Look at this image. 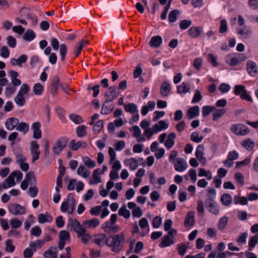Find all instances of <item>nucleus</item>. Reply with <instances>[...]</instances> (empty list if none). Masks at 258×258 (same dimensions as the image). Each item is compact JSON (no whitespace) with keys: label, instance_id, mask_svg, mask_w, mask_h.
<instances>
[{"label":"nucleus","instance_id":"0e129e2a","mask_svg":"<svg viewBox=\"0 0 258 258\" xmlns=\"http://www.w3.org/2000/svg\"><path fill=\"white\" fill-rule=\"evenodd\" d=\"M39 145L35 141H32L30 143V153L39 152Z\"/></svg>","mask_w":258,"mask_h":258},{"label":"nucleus","instance_id":"412c9836","mask_svg":"<svg viewBox=\"0 0 258 258\" xmlns=\"http://www.w3.org/2000/svg\"><path fill=\"white\" fill-rule=\"evenodd\" d=\"M9 75L13 86L16 87L21 84V80L17 78L19 74L16 71L11 70L9 72Z\"/></svg>","mask_w":258,"mask_h":258},{"label":"nucleus","instance_id":"4468645a","mask_svg":"<svg viewBox=\"0 0 258 258\" xmlns=\"http://www.w3.org/2000/svg\"><path fill=\"white\" fill-rule=\"evenodd\" d=\"M204 147L203 145H199L198 146L195 153L196 158L199 161L203 164H206V159L204 156Z\"/></svg>","mask_w":258,"mask_h":258},{"label":"nucleus","instance_id":"f257e3e1","mask_svg":"<svg viewBox=\"0 0 258 258\" xmlns=\"http://www.w3.org/2000/svg\"><path fill=\"white\" fill-rule=\"evenodd\" d=\"M108 154L110 156L109 163L112 165L111 169L110 171V180L108 181L106 185L107 189L102 188L100 190V194L103 197H105L108 194L109 190L113 187V148L110 147L109 148Z\"/></svg>","mask_w":258,"mask_h":258},{"label":"nucleus","instance_id":"473e14b6","mask_svg":"<svg viewBox=\"0 0 258 258\" xmlns=\"http://www.w3.org/2000/svg\"><path fill=\"white\" fill-rule=\"evenodd\" d=\"M226 62L231 66H235L239 63L236 54H229L226 58Z\"/></svg>","mask_w":258,"mask_h":258},{"label":"nucleus","instance_id":"cd10ccee","mask_svg":"<svg viewBox=\"0 0 258 258\" xmlns=\"http://www.w3.org/2000/svg\"><path fill=\"white\" fill-rule=\"evenodd\" d=\"M176 138V135L174 133H170L167 136V139L165 142V146L167 149H170L174 145V140Z\"/></svg>","mask_w":258,"mask_h":258},{"label":"nucleus","instance_id":"864d4df0","mask_svg":"<svg viewBox=\"0 0 258 258\" xmlns=\"http://www.w3.org/2000/svg\"><path fill=\"white\" fill-rule=\"evenodd\" d=\"M43 86L40 83H38L35 84L33 87L34 94L36 95H40L43 90Z\"/></svg>","mask_w":258,"mask_h":258},{"label":"nucleus","instance_id":"9b49d317","mask_svg":"<svg viewBox=\"0 0 258 258\" xmlns=\"http://www.w3.org/2000/svg\"><path fill=\"white\" fill-rule=\"evenodd\" d=\"M113 110V100H106L103 103L101 113L102 114H108Z\"/></svg>","mask_w":258,"mask_h":258},{"label":"nucleus","instance_id":"f03ea898","mask_svg":"<svg viewBox=\"0 0 258 258\" xmlns=\"http://www.w3.org/2000/svg\"><path fill=\"white\" fill-rule=\"evenodd\" d=\"M67 229L73 230L78 234V235H82L84 232H86V229L83 227V225H81L76 219H73L71 217L69 218Z\"/></svg>","mask_w":258,"mask_h":258},{"label":"nucleus","instance_id":"7c9ffc66","mask_svg":"<svg viewBox=\"0 0 258 258\" xmlns=\"http://www.w3.org/2000/svg\"><path fill=\"white\" fill-rule=\"evenodd\" d=\"M101 169L97 168L94 170L93 173V177L94 178V180H91L89 181V183L90 184H96L98 183L101 182V178L98 176V174H101Z\"/></svg>","mask_w":258,"mask_h":258},{"label":"nucleus","instance_id":"a19ab883","mask_svg":"<svg viewBox=\"0 0 258 258\" xmlns=\"http://www.w3.org/2000/svg\"><path fill=\"white\" fill-rule=\"evenodd\" d=\"M29 124L24 122H19L16 127V130L23 132L24 134H26L29 131Z\"/></svg>","mask_w":258,"mask_h":258},{"label":"nucleus","instance_id":"79ce46f5","mask_svg":"<svg viewBox=\"0 0 258 258\" xmlns=\"http://www.w3.org/2000/svg\"><path fill=\"white\" fill-rule=\"evenodd\" d=\"M216 195V191L213 187H209L208 189V195L207 199L205 201V202H213L215 201L214 199Z\"/></svg>","mask_w":258,"mask_h":258},{"label":"nucleus","instance_id":"dca6fc26","mask_svg":"<svg viewBox=\"0 0 258 258\" xmlns=\"http://www.w3.org/2000/svg\"><path fill=\"white\" fill-rule=\"evenodd\" d=\"M187 167L185 160L181 158H177L176 163H175V169L178 172L184 171Z\"/></svg>","mask_w":258,"mask_h":258},{"label":"nucleus","instance_id":"7ed1b4c3","mask_svg":"<svg viewBox=\"0 0 258 258\" xmlns=\"http://www.w3.org/2000/svg\"><path fill=\"white\" fill-rule=\"evenodd\" d=\"M51 45L54 50H57L59 48V54L61 57V60L64 61L66 59V55L67 53L68 48L66 44L62 43L59 45V43L58 40L55 38L51 39Z\"/></svg>","mask_w":258,"mask_h":258},{"label":"nucleus","instance_id":"f704fd0d","mask_svg":"<svg viewBox=\"0 0 258 258\" xmlns=\"http://www.w3.org/2000/svg\"><path fill=\"white\" fill-rule=\"evenodd\" d=\"M36 37L34 31L32 29L27 30L23 36L24 40L30 42Z\"/></svg>","mask_w":258,"mask_h":258},{"label":"nucleus","instance_id":"e433bc0d","mask_svg":"<svg viewBox=\"0 0 258 258\" xmlns=\"http://www.w3.org/2000/svg\"><path fill=\"white\" fill-rule=\"evenodd\" d=\"M124 108L125 111L132 114H134L136 112H138V110H137V105L134 103L124 104Z\"/></svg>","mask_w":258,"mask_h":258},{"label":"nucleus","instance_id":"c03bdc74","mask_svg":"<svg viewBox=\"0 0 258 258\" xmlns=\"http://www.w3.org/2000/svg\"><path fill=\"white\" fill-rule=\"evenodd\" d=\"M14 154L16 158V162L22 161H25L26 158L23 154L22 150L21 149H18L17 150L14 151Z\"/></svg>","mask_w":258,"mask_h":258},{"label":"nucleus","instance_id":"20e7f679","mask_svg":"<svg viewBox=\"0 0 258 258\" xmlns=\"http://www.w3.org/2000/svg\"><path fill=\"white\" fill-rule=\"evenodd\" d=\"M68 139L66 137L59 138L56 142L53 147V152L55 155H58L66 147Z\"/></svg>","mask_w":258,"mask_h":258},{"label":"nucleus","instance_id":"423d86ee","mask_svg":"<svg viewBox=\"0 0 258 258\" xmlns=\"http://www.w3.org/2000/svg\"><path fill=\"white\" fill-rule=\"evenodd\" d=\"M125 240L123 233L114 235V252H118L122 247Z\"/></svg>","mask_w":258,"mask_h":258},{"label":"nucleus","instance_id":"e2e57ef3","mask_svg":"<svg viewBox=\"0 0 258 258\" xmlns=\"http://www.w3.org/2000/svg\"><path fill=\"white\" fill-rule=\"evenodd\" d=\"M106 235L104 234L98 235L95 239L94 242L99 246H102V243L106 238Z\"/></svg>","mask_w":258,"mask_h":258},{"label":"nucleus","instance_id":"6ab92c4d","mask_svg":"<svg viewBox=\"0 0 258 258\" xmlns=\"http://www.w3.org/2000/svg\"><path fill=\"white\" fill-rule=\"evenodd\" d=\"M200 108L198 106H194L189 108L186 112L189 119H192L199 115Z\"/></svg>","mask_w":258,"mask_h":258},{"label":"nucleus","instance_id":"58836bf2","mask_svg":"<svg viewBox=\"0 0 258 258\" xmlns=\"http://www.w3.org/2000/svg\"><path fill=\"white\" fill-rule=\"evenodd\" d=\"M190 90V87L188 84L186 83H182L180 85L177 86V92L179 94L189 92Z\"/></svg>","mask_w":258,"mask_h":258},{"label":"nucleus","instance_id":"ea45409f","mask_svg":"<svg viewBox=\"0 0 258 258\" xmlns=\"http://www.w3.org/2000/svg\"><path fill=\"white\" fill-rule=\"evenodd\" d=\"M25 179L27 180L29 184L32 185H35L36 180L35 178L34 172L32 171H29L25 175Z\"/></svg>","mask_w":258,"mask_h":258},{"label":"nucleus","instance_id":"6e6d98bb","mask_svg":"<svg viewBox=\"0 0 258 258\" xmlns=\"http://www.w3.org/2000/svg\"><path fill=\"white\" fill-rule=\"evenodd\" d=\"M30 90V88L28 85L26 84H23L20 87V90L18 93V94L22 95L24 96L27 94Z\"/></svg>","mask_w":258,"mask_h":258},{"label":"nucleus","instance_id":"8fccbe9b","mask_svg":"<svg viewBox=\"0 0 258 258\" xmlns=\"http://www.w3.org/2000/svg\"><path fill=\"white\" fill-rule=\"evenodd\" d=\"M70 119L76 124H80L83 120L81 116L76 114H71L69 115Z\"/></svg>","mask_w":258,"mask_h":258},{"label":"nucleus","instance_id":"aec40b11","mask_svg":"<svg viewBox=\"0 0 258 258\" xmlns=\"http://www.w3.org/2000/svg\"><path fill=\"white\" fill-rule=\"evenodd\" d=\"M237 33L242 37L246 39L251 35L252 30L249 26H245L242 29H237Z\"/></svg>","mask_w":258,"mask_h":258},{"label":"nucleus","instance_id":"680f3d73","mask_svg":"<svg viewBox=\"0 0 258 258\" xmlns=\"http://www.w3.org/2000/svg\"><path fill=\"white\" fill-rule=\"evenodd\" d=\"M6 251L13 252L15 249V246L12 244V240L9 239H7L6 241Z\"/></svg>","mask_w":258,"mask_h":258},{"label":"nucleus","instance_id":"13d9d810","mask_svg":"<svg viewBox=\"0 0 258 258\" xmlns=\"http://www.w3.org/2000/svg\"><path fill=\"white\" fill-rule=\"evenodd\" d=\"M7 44L11 48H15L17 42L16 39L12 36H8L7 37Z\"/></svg>","mask_w":258,"mask_h":258},{"label":"nucleus","instance_id":"5fc2aeb1","mask_svg":"<svg viewBox=\"0 0 258 258\" xmlns=\"http://www.w3.org/2000/svg\"><path fill=\"white\" fill-rule=\"evenodd\" d=\"M204 137L201 136L199 137V134L197 132H194L190 135V140L195 143H199L203 139Z\"/></svg>","mask_w":258,"mask_h":258},{"label":"nucleus","instance_id":"a211bd4d","mask_svg":"<svg viewBox=\"0 0 258 258\" xmlns=\"http://www.w3.org/2000/svg\"><path fill=\"white\" fill-rule=\"evenodd\" d=\"M195 213L190 211L186 214L184 220V225L186 227L192 226L195 223Z\"/></svg>","mask_w":258,"mask_h":258},{"label":"nucleus","instance_id":"1a4fd4ad","mask_svg":"<svg viewBox=\"0 0 258 258\" xmlns=\"http://www.w3.org/2000/svg\"><path fill=\"white\" fill-rule=\"evenodd\" d=\"M41 123L39 121L34 122L32 126L31 129L33 131V137L35 139H40L42 137L41 131L40 130Z\"/></svg>","mask_w":258,"mask_h":258},{"label":"nucleus","instance_id":"f8f14e48","mask_svg":"<svg viewBox=\"0 0 258 258\" xmlns=\"http://www.w3.org/2000/svg\"><path fill=\"white\" fill-rule=\"evenodd\" d=\"M19 123V120L17 118H9L5 122V126L8 130L13 131L14 128H16Z\"/></svg>","mask_w":258,"mask_h":258},{"label":"nucleus","instance_id":"4be33fe9","mask_svg":"<svg viewBox=\"0 0 258 258\" xmlns=\"http://www.w3.org/2000/svg\"><path fill=\"white\" fill-rule=\"evenodd\" d=\"M16 182L15 181V179L13 178L10 175H9V176L4 181L2 185L0 183V190H2V188L7 189L14 186Z\"/></svg>","mask_w":258,"mask_h":258},{"label":"nucleus","instance_id":"3c124183","mask_svg":"<svg viewBox=\"0 0 258 258\" xmlns=\"http://www.w3.org/2000/svg\"><path fill=\"white\" fill-rule=\"evenodd\" d=\"M83 161L84 165L90 168H93L96 166L95 162L88 157L84 158Z\"/></svg>","mask_w":258,"mask_h":258},{"label":"nucleus","instance_id":"774afa93","mask_svg":"<svg viewBox=\"0 0 258 258\" xmlns=\"http://www.w3.org/2000/svg\"><path fill=\"white\" fill-rule=\"evenodd\" d=\"M30 232L32 235L38 237L41 235L42 230L39 226H35L31 229Z\"/></svg>","mask_w":258,"mask_h":258},{"label":"nucleus","instance_id":"c756f323","mask_svg":"<svg viewBox=\"0 0 258 258\" xmlns=\"http://www.w3.org/2000/svg\"><path fill=\"white\" fill-rule=\"evenodd\" d=\"M162 42V37L160 36H156L151 38L149 44L151 47L157 48L160 46Z\"/></svg>","mask_w":258,"mask_h":258},{"label":"nucleus","instance_id":"69168bd1","mask_svg":"<svg viewBox=\"0 0 258 258\" xmlns=\"http://www.w3.org/2000/svg\"><path fill=\"white\" fill-rule=\"evenodd\" d=\"M197 211L200 216H203L204 213V203L202 200L198 201V205L197 207Z\"/></svg>","mask_w":258,"mask_h":258},{"label":"nucleus","instance_id":"603ef678","mask_svg":"<svg viewBox=\"0 0 258 258\" xmlns=\"http://www.w3.org/2000/svg\"><path fill=\"white\" fill-rule=\"evenodd\" d=\"M15 103L19 106H23L25 103V99L23 96L17 94L14 99Z\"/></svg>","mask_w":258,"mask_h":258},{"label":"nucleus","instance_id":"39448f33","mask_svg":"<svg viewBox=\"0 0 258 258\" xmlns=\"http://www.w3.org/2000/svg\"><path fill=\"white\" fill-rule=\"evenodd\" d=\"M231 130L233 133L239 136L247 135L249 132L248 127L242 124H237L232 125Z\"/></svg>","mask_w":258,"mask_h":258},{"label":"nucleus","instance_id":"a878e982","mask_svg":"<svg viewBox=\"0 0 258 258\" xmlns=\"http://www.w3.org/2000/svg\"><path fill=\"white\" fill-rule=\"evenodd\" d=\"M203 28L201 27L192 26L188 30V34L194 38L199 37L203 32Z\"/></svg>","mask_w":258,"mask_h":258},{"label":"nucleus","instance_id":"4c0bfd02","mask_svg":"<svg viewBox=\"0 0 258 258\" xmlns=\"http://www.w3.org/2000/svg\"><path fill=\"white\" fill-rule=\"evenodd\" d=\"M77 173L78 175L84 178H87L90 176L91 172L86 169L83 165H80L78 168Z\"/></svg>","mask_w":258,"mask_h":258},{"label":"nucleus","instance_id":"09e8293b","mask_svg":"<svg viewBox=\"0 0 258 258\" xmlns=\"http://www.w3.org/2000/svg\"><path fill=\"white\" fill-rule=\"evenodd\" d=\"M179 14V11L178 10H173L169 13L168 16V20L170 23H173L177 20V16Z\"/></svg>","mask_w":258,"mask_h":258},{"label":"nucleus","instance_id":"bf43d9fd","mask_svg":"<svg viewBox=\"0 0 258 258\" xmlns=\"http://www.w3.org/2000/svg\"><path fill=\"white\" fill-rule=\"evenodd\" d=\"M22 222L17 218H14L10 221V225L12 228L17 229L21 226Z\"/></svg>","mask_w":258,"mask_h":258},{"label":"nucleus","instance_id":"c9c22d12","mask_svg":"<svg viewBox=\"0 0 258 258\" xmlns=\"http://www.w3.org/2000/svg\"><path fill=\"white\" fill-rule=\"evenodd\" d=\"M87 127L84 125H81L76 128V134L79 138H83L86 136L87 133L86 130Z\"/></svg>","mask_w":258,"mask_h":258},{"label":"nucleus","instance_id":"2f4dec72","mask_svg":"<svg viewBox=\"0 0 258 258\" xmlns=\"http://www.w3.org/2000/svg\"><path fill=\"white\" fill-rule=\"evenodd\" d=\"M220 201L223 205L228 206L232 203V198L229 194H224L221 196Z\"/></svg>","mask_w":258,"mask_h":258},{"label":"nucleus","instance_id":"5701e85b","mask_svg":"<svg viewBox=\"0 0 258 258\" xmlns=\"http://www.w3.org/2000/svg\"><path fill=\"white\" fill-rule=\"evenodd\" d=\"M44 258H57V249L56 246H51L43 253Z\"/></svg>","mask_w":258,"mask_h":258},{"label":"nucleus","instance_id":"37998d69","mask_svg":"<svg viewBox=\"0 0 258 258\" xmlns=\"http://www.w3.org/2000/svg\"><path fill=\"white\" fill-rule=\"evenodd\" d=\"M226 108L216 109L213 115V119L215 121L218 120L226 113Z\"/></svg>","mask_w":258,"mask_h":258},{"label":"nucleus","instance_id":"2eb2a0df","mask_svg":"<svg viewBox=\"0 0 258 258\" xmlns=\"http://www.w3.org/2000/svg\"><path fill=\"white\" fill-rule=\"evenodd\" d=\"M28 57L26 54L21 55L18 58H12L11 63L12 66H17L19 67H22V64L26 62Z\"/></svg>","mask_w":258,"mask_h":258},{"label":"nucleus","instance_id":"052dcab7","mask_svg":"<svg viewBox=\"0 0 258 258\" xmlns=\"http://www.w3.org/2000/svg\"><path fill=\"white\" fill-rule=\"evenodd\" d=\"M202 99V96L200 91L199 90L195 91V94L191 101L192 103H196L200 102Z\"/></svg>","mask_w":258,"mask_h":258},{"label":"nucleus","instance_id":"4d7b16f0","mask_svg":"<svg viewBox=\"0 0 258 258\" xmlns=\"http://www.w3.org/2000/svg\"><path fill=\"white\" fill-rule=\"evenodd\" d=\"M242 146L246 150L251 151L254 147V143L249 140H246L242 143Z\"/></svg>","mask_w":258,"mask_h":258},{"label":"nucleus","instance_id":"338daca9","mask_svg":"<svg viewBox=\"0 0 258 258\" xmlns=\"http://www.w3.org/2000/svg\"><path fill=\"white\" fill-rule=\"evenodd\" d=\"M70 236V235L69 232L66 230H62L59 232V239L63 241H66V240L69 239Z\"/></svg>","mask_w":258,"mask_h":258},{"label":"nucleus","instance_id":"c85d7f7f","mask_svg":"<svg viewBox=\"0 0 258 258\" xmlns=\"http://www.w3.org/2000/svg\"><path fill=\"white\" fill-rule=\"evenodd\" d=\"M102 228L106 233L111 234L113 231V214L110 216V222L108 221L105 222L102 225Z\"/></svg>","mask_w":258,"mask_h":258},{"label":"nucleus","instance_id":"49530a36","mask_svg":"<svg viewBox=\"0 0 258 258\" xmlns=\"http://www.w3.org/2000/svg\"><path fill=\"white\" fill-rule=\"evenodd\" d=\"M228 219V218L226 216H224L221 217L218 222V230L221 231L223 230L227 224Z\"/></svg>","mask_w":258,"mask_h":258},{"label":"nucleus","instance_id":"de8ad7c7","mask_svg":"<svg viewBox=\"0 0 258 258\" xmlns=\"http://www.w3.org/2000/svg\"><path fill=\"white\" fill-rule=\"evenodd\" d=\"M256 243L258 244V233L250 238L248 242V250L251 251L252 248L254 247Z\"/></svg>","mask_w":258,"mask_h":258},{"label":"nucleus","instance_id":"9d476101","mask_svg":"<svg viewBox=\"0 0 258 258\" xmlns=\"http://www.w3.org/2000/svg\"><path fill=\"white\" fill-rule=\"evenodd\" d=\"M205 205L208 209V211L212 214L217 215L219 213V208L215 201L205 202Z\"/></svg>","mask_w":258,"mask_h":258},{"label":"nucleus","instance_id":"6e6552de","mask_svg":"<svg viewBox=\"0 0 258 258\" xmlns=\"http://www.w3.org/2000/svg\"><path fill=\"white\" fill-rule=\"evenodd\" d=\"M246 70L248 74L252 77H255L258 74V68L255 62L252 60H248L246 64Z\"/></svg>","mask_w":258,"mask_h":258},{"label":"nucleus","instance_id":"72a5a7b5","mask_svg":"<svg viewBox=\"0 0 258 258\" xmlns=\"http://www.w3.org/2000/svg\"><path fill=\"white\" fill-rule=\"evenodd\" d=\"M44 245V241L41 239L37 240L36 241H32L29 243V247L31 248L34 252H36L38 249L41 248Z\"/></svg>","mask_w":258,"mask_h":258},{"label":"nucleus","instance_id":"b1692460","mask_svg":"<svg viewBox=\"0 0 258 258\" xmlns=\"http://www.w3.org/2000/svg\"><path fill=\"white\" fill-rule=\"evenodd\" d=\"M52 220V217L48 212H46L45 214H40L38 216V221L41 224L51 222Z\"/></svg>","mask_w":258,"mask_h":258},{"label":"nucleus","instance_id":"0eeeda50","mask_svg":"<svg viewBox=\"0 0 258 258\" xmlns=\"http://www.w3.org/2000/svg\"><path fill=\"white\" fill-rule=\"evenodd\" d=\"M8 210L14 215H22L26 213L25 208L18 204H10Z\"/></svg>","mask_w":258,"mask_h":258},{"label":"nucleus","instance_id":"f3484780","mask_svg":"<svg viewBox=\"0 0 258 258\" xmlns=\"http://www.w3.org/2000/svg\"><path fill=\"white\" fill-rule=\"evenodd\" d=\"M87 144L85 141H80L76 143L75 140H72L70 144L69 147L71 150L74 151L78 150L80 148H85L87 147Z\"/></svg>","mask_w":258,"mask_h":258},{"label":"nucleus","instance_id":"393cba45","mask_svg":"<svg viewBox=\"0 0 258 258\" xmlns=\"http://www.w3.org/2000/svg\"><path fill=\"white\" fill-rule=\"evenodd\" d=\"M174 243L173 239L169 237L168 235H164L162 238V241L159 244L160 247H165L169 246Z\"/></svg>","mask_w":258,"mask_h":258},{"label":"nucleus","instance_id":"ddd939ff","mask_svg":"<svg viewBox=\"0 0 258 258\" xmlns=\"http://www.w3.org/2000/svg\"><path fill=\"white\" fill-rule=\"evenodd\" d=\"M60 85V81L59 77L57 76L53 77L51 84L50 88V92L53 96L57 93L58 86Z\"/></svg>","mask_w":258,"mask_h":258},{"label":"nucleus","instance_id":"bb28decb","mask_svg":"<svg viewBox=\"0 0 258 258\" xmlns=\"http://www.w3.org/2000/svg\"><path fill=\"white\" fill-rule=\"evenodd\" d=\"M171 90V86L169 83L167 82H163L161 86L160 93L163 97L168 96Z\"/></svg>","mask_w":258,"mask_h":258},{"label":"nucleus","instance_id":"a18cd8bd","mask_svg":"<svg viewBox=\"0 0 258 258\" xmlns=\"http://www.w3.org/2000/svg\"><path fill=\"white\" fill-rule=\"evenodd\" d=\"M119 216H123L125 218L128 219L130 217L131 213L129 210L126 209L125 205L122 206L118 211Z\"/></svg>","mask_w":258,"mask_h":258}]
</instances>
